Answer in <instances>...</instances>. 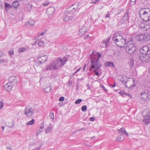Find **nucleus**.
<instances>
[{
    "label": "nucleus",
    "mask_w": 150,
    "mask_h": 150,
    "mask_svg": "<svg viewBox=\"0 0 150 150\" xmlns=\"http://www.w3.org/2000/svg\"><path fill=\"white\" fill-rule=\"evenodd\" d=\"M112 39L116 45L120 47H123L126 45V40L118 33H115L114 34Z\"/></svg>",
    "instance_id": "obj_1"
},
{
    "label": "nucleus",
    "mask_w": 150,
    "mask_h": 150,
    "mask_svg": "<svg viewBox=\"0 0 150 150\" xmlns=\"http://www.w3.org/2000/svg\"><path fill=\"white\" fill-rule=\"evenodd\" d=\"M149 9L148 8L141 9L139 12V16L144 21H150V15H148L149 12Z\"/></svg>",
    "instance_id": "obj_2"
},
{
    "label": "nucleus",
    "mask_w": 150,
    "mask_h": 150,
    "mask_svg": "<svg viewBox=\"0 0 150 150\" xmlns=\"http://www.w3.org/2000/svg\"><path fill=\"white\" fill-rule=\"evenodd\" d=\"M136 50V46L133 43V40L131 39L127 43L126 50L129 54H132L134 53Z\"/></svg>",
    "instance_id": "obj_3"
},
{
    "label": "nucleus",
    "mask_w": 150,
    "mask_h": 150,
    "mask_svg": "<svg viewBox=\"0 0 150 150\" xmlns=\"http://www.w3.org/2000/svg\"><path fill=\"white\" fill-rule=\"evenodd\" d=\"M77 8V7L76 8L73 7L72 10L67 11L65 13V16L63 19V20L67 21L71 20L74 16L73 14L76 11Z\"/></svg>",
    "instance_id": "obj_4"
},
{
    "label": "nucleus",
    "mask_w": 150,
    "mask_h": 150,
    "mask_svg": "<svg viewBox=\"0 0 150 150\" xmlns=\"http://www.w3.org/2000/svg\"><path fill=\"white\" fill-rule=\"evenodd\" d=\"M91 67L89 69L92 70V69L96 68L97 69H99L101 67V65L100 63H98V60L94 57H93L91 55Z\"/></svg>",
    "instance_id": "obj_5"
},
{
    "label": "nucleus",
    "mask_w": 150,
    "mask_h": 150,
    "mask_svg": "<svg viewBox=\"0 0 150 150\" xmlns=\"http://www.w3.org/2000/svg\"><path fill=\"white\" fill-rule=\"evenodd\" d=\"M67 60V58L65 57L63 58H59L56 61L54 62L56 65V68L58 69L59 68L64 65Z\"/></svg>",
    "instance_id": "obj_6"
},
{
    "label": "nucleus",
    "mask_w": 150,
    "mask_h": 150,
    "mask_svg": "<svg viewBox=\"0 0 150 150\" xmlns=\"http://www.w3.org/2000/svg\"><path fill=\"white\" fill-rule=\"evenodd\" d=\"M24 112L27 117L30 118L31 117L35 114L34 110L29 106L25 108Z\"/></svg>",
    "instance_id": "obj_7"
},
{
    "label": "nucleus",
    "mask_w": 150,
    "mask_h": 150,
    "mask_svg": "<svg viewBox=\"0 0 150 150\" xmlns=\"http://www.w3.org/2000/svg\"><path fill=\"white\" fill-rule=\"evenodd\" d=\"M140 52L145 55L150 54V44L142 47L140 50Z\"/></svg>",
    "instance_id": "obj_8"
},
{
    "label": "nucleus",
    "mask_w": 150,
    "mask_h": 150,
    "mask_svg": "<svg viewBox=\"0 0 150 150\" xmlns=\"http://www.w3.org/2000/svg\"><path fill=\"white\" fill-rule=\"evenodd\" d=\"M55 10V9L53 7L49 8L46 10V12L47 14L50 18H53V15L54 13Z\"/></svg>",
    "instance_id": "obj_9"
},
{
    "label": "nucleus",
    "mask_w": 150,
    "mask_h": 150,
    "mask_svg": "<svg viewBox=\"0 0 150 150\" xmlns=\"http://www.w3.org/2000/svg\"><path fill=\"white\" fill-rule=\"evenodd\" d=\"M146 55H144L142 54V55L138 56L137 61L139 63L141 64L146 61Z\"/></svg>",
    "instance_id": "obj_10"
},
{
    "label": "nucleus",
    "mask_w": 150,
    "mask_h": 150,
    "mask_svg": "<svg viewBox=\"0 0 150 150\" xmlns=\"http://www.w3.org/2000/svg\"><path fill=\"white\" fill-rule=\"evenodd\" d=\"M129 10H127V11L125 13L122 18L121 20V22L123 24L125 23L127 20L129 19Z\"/></svg>",
    "instance_id": "obj_11"
},
{
    "label": "nucleus",
    "mask_w": 150,
    "mask_h": 150,
    "mask_svg": "<svg viewBox=\"0 0 150 150\" xmlns=\"http://www.w3.org/2000/svg\"><path fill=\"white\" fill-rule=\"evenodd\" d=\"M14 86V85L13 84H12L8 82L4 85V89L5 90L9 92L11 90Z\"/></svg>",
    "instance_id": "obj_12"
},
{
    "label": "nucleus",
    "mask_w": 150,
    "mask_h": 150,
    "mask_svg": "<svg viewBox=\"0 0 150 150\" xmlns=\"http://www.w3.org/2000/svg\"><path fill=\"white\" fill-rule=\"evenodd\" d=\"M47 55H44L38 58L37 62L38 64H42L44 63L47 60Z\"/></svg>",
    "instance_id": "obj_13"
},
{
    "label": "nucleus",
    "mask_w": 150,
    "mask_h": 150,
    "mask_svg": "<svg viewBox=\"0 0 150 150\" xmlns=\"http://www.w3.org/2000/svg\"><path fill=\"white\" fill-rule=\"evenodd\" d=\"M8 80L9 82L14 85L17 81V78L15 76H11L9 78Z\"/></svg>",
    "instance_id": "obj_14"
},
{
    "label": "nucleus",
    "mask_w": 150,
    "mask_h": 150,
    "mask_svg": "<svg viewBox=\"0 0 150 150\" xmlns=\"http://www.w3.org/2000/svg\"><path fill=\"white\" fill-rule=\"evenodd\" d=\"M91 56L98 60L99 58L101 56V54L98 53H94L93 52L91 54Z\"/></svg>",
    "instance_id": "obj_15"
},
{
    "label": "nucleus",
    "mask_w": 150,
    "mask_h": 150,
    "mask_svg": "<svg viewBox=\"0 0 150 150\" xmlns=\"http://www.w3.org/2000/svg\"><path fill=\"white\" fill-rule=\"evenodd\" d=\"M146 92L141 94V100L142 101H145L148 98V93L147 91H146Z\"/></svg>",
    "instance_id": "obj_16"
},
{
    "label": "nucleus",
    "mask_w": 150,
    "mask_h": 150,
    "mask_svg": "<svg viewBox=\"0 0 150 150\" xmlns=\"http://www.w3.org/2000/svg\"><path fill=\"white\" fill-rule=\"evenodd\" d=\"M27 26L29 27H32L35 24V21L32 19H29L28 21Z\"/></svg>",
    "instance_id": "obj_17"
},
{
    "label": "nucleus",
    "mask_w": 150,
    "mask_h": 150,
    "mask_svg": "<svg viewBox=\"0 0 150 150\" xmlns=\"http://www.w3.org/2000/svg\"><path fill=\"white\" fill-rule=\"evenodd\" d=\"M119 133L122 135L126 134L127 136L128 135V133L126 131L125 129L124 128H121L120 129L118 130Z\"/></svg>",
    "instance_id": "obj_18"
},
{
    "label": "nucleus",
    "mask_w": 150,
    "mask_h": 150,
    "mask_svg": "<svg viewBox=\"0 0 150 150\" xmlns=\"http://www.w3.org/2000/svg\"><path fill=\"white\" fill-rule=\"evenodd\" d=\"M110 37H108L107 39H105L103 40V47H105L107 46V44L109 42L110 40Z\"/></svg>",
    "instance_id": "obj_19"
},
{
    "label": "nucleus",
    "mask_w": 150,
    "mask_h": 150,
    "mask_svg": "<svg viewBox=\"0 0 150 150\" xmlns=\"http://www.w3.org/2000/svg\"><path fill=\"white\" fill-rule=\"evenodd\" d=\"M104 65L105 67H113L114 66L113 63L112 62H106L104 64Z\"/></svg>",
    "instance_id": "obj_20"
},
{
    "label": "nucleus",
    "mask_w": 150,
    "mask_h": 150,
    "mask_svg": "<svg viewBox=\"0 0 150 150\" xmlns=\"http://www.w3.org/2000/svg\"><path fill=\"white\" fill-rule=\"evenodd\" d=\"M5 8L6 11L7 12L11 8V7L9 4L5 2Z\"/></svg>",
    "instance_id": "obj_21"
},
{
    "label": "nucleus",
    "mask_w": 150,
    "mask_h": 150,
    "mask_svg": "<svg viewBox=\"0 0 150 150\" xmlns=\"http://www.w3.org/2000/svg\"><path fill=\"white\" fill-rule=\"evenodd\" d=\"M150 40V35L146 33L144 34V40L149 41Z\"/></svg>",
    "instance_id": "obj_22"
},
{
    "label": "nucleus",
    "mask_w": 150,
    "mask_h": 150,
    "mask_svg": "<svg viewBox=\"0 0 150 150\" xmlns=\"http://www.w3.org/2000/svg\"><path fill=\"white\" fill-rule=\"evenodd\" d=\"M143 122L145 125L148 124L150 123V118H145L143 120Z\"/></svg>",
    "instance_id": "obj_23"
},
{
    "label": "nucleus",
    "mask_w": 150,
    "mask_h": 150,
    "mask_svg": "<svg viewBox=\"0 0 150 150\" xmlns=\"http://www.w3.org/2000/svg\"><path fill=\"white\" fill-rule=\"evenodd\" d=\"M12 5L13 7L16 8L18 6L19 3L17 0L15 1L12 3Z\"/></svg>",
    "instance_id": "obj_24"
},
{
    "label": "nucleus",
    "mask_w": 150,
    "mask_h": 150,
    "mask_svg": "<svg viewBox=\"0 0 150 150\" xmlns=\"http://www.w3.org/2000/svg\"><path fill=\"white\" fill-rule=\"evenodd\" d=\"M86 31V30L85 27L82 28L79 30V33L81 35L84 34Z\"/></svg>",
    "instance_id": "obj_25"
},
{
    "label": "nucleus",
    "mask_w": 150,
    "mask_h": 150,
    "mask_svg": "<svg viewBox=\"0 0 150 150\" xmlns=\"http://www.w3.org/2000/svg\"><path fill=\"white\" fill-rule=\"evenodd\" d=\"M26 9L29 11H31L32 8V5L30 4H27L26 6Z\"/></svg>",
    "instance_id": "obj_26"
},
{
    "label": "nucleus",
    "mask_w": 150,
    "mask_h": 150,
    "mask_svg": "<svg viewBox=\"0 0 150 150\" xmlns=\"http://www.w3.org/2000/svg\"><path fill=\"white\" fill-rule=\"evenodd\" d=\"M52 129L50 127H48L46 129L45 133L47 134L50 132H52Z\"/></svg>",
    "instance_id": "obj_27"
},
{
    "label": "nucleus",
    "mask_w": 150,
    "mask_h": 150,
    "mask_svg": "<svg viewBox=\"0 0 150 150\" xmlns=\"http://www.w3.org/2000/svg\"><path fill=\"white\" fill-rule=\"evenodd\" d=\"M51 66V69H52V70L57 69V68H56V66L54 62L52 64H50Z\"/></svg>",
    "instance_id": "obj_28"
},
{
    "label": "nucleus",
    "mask_w": 150,
    "mask_h": 150,
    "mask_svg": "<svg viewBox=\"0 0 150 150\" xmlns=\"http://www.w3.org/2000/svg\"><path fill=\"white\" fill-rule=\"evenodd\" d=\"M51 89L52 88L50 86H49L45 88H44L45 91L47 93L49 92L51 90Z\"/></svg>",
    "instance_id": "obj_29"
},
{
    "label": "nucleus",
    "mask_w": 150,
    "mask_h": 150,
    "mask_svg": "<svg viewBox=\"0 0 150 150\" xmlns=\"http://www.w3.org/2000/svg\"><path fill=\"white\" fill-rule=\"evenodd\" d=\"M35 122V120L34 119H32L30 121L26 123L27 125H33Z\"/></svg>",
    "instance_id": "obj_30"
},
{
    "label": "nucleus",
    "mask_w": 150,
    "mask_h": 150,
    "mask_svg": "<svg viewBox=\"0 0 150 150\" xmlns=\"http://www.w3.org/2000/svg\"><path fill=\"white\" fill-rule=\"evenodd\" d=\"M139 40V41L144 40V34H141L138 35Z\"/></svg>",
    "instance_id": "obj_31"
},
{
    "label": "nucleus",
    "mask_w": 150,
    "mask_h": 150,
    "mask_svg": "<svg viewBox=\"0 0 150 150\" xmlns=\"http://www.w3.org/2000/svg\"><path fill=\"white\" fill-rule=\"evenodd\" d=\"M81 110L83 112H86L87 110V106L86 105L83 106L81 107Z\"/></svg>",
    "instance_id": "obj_32"
},
{
    "label": "nucleus",
    "mask_w": 150,
    "mask_h": 150,
    "mask_svg": "<svg viewBox=\"0 0 150 150\" xmlns=\"http://www.w3.org/2000/svg\"><path fill=\"white\" fill-rule=\"evenodd\" d=\"M117 139L118 141H121L123 140L124 139V137H122V136H120L118 137H117Z\"/></svg>",
    "instance_id": "obj_33"
},
{
    "label": "nucleus",
    "mask_w": 150,
    "mask_h": 150,
    "mask_svg": "<svg viewBox=\"0 0 150 150\" xmlns=\"http://www.w3.org/2000/svg\"><path fill=\"white\" fill-rule=\"evenodd\" d=\"M49 116L51 119L54 120V113L52 112H50L49 115Z\"/></svg>",
    "instance_id": "obj_34"
},
{
    "label": "nucleus",
    "mask_w": 150,
    "mask_h": 150,
    "mask_svg": "<svg viewBox=\"0 0 150 150\" xmlns=\"http://www.w3.org/2000/svg\"><path fill=\"white\" fill-rule=\"evenodd\" d=\"M129 64L131 67H133L134 65V61L133 59H131L129 62Z\"/></svg>",
    "instance_id": "obj_35"
},
{
    "label": "nucleus",
    "mask_w": 150,
    "mask_h": 150,
    "mask_svg": "<svg viewBox=\"0 0 150 150\" xmlns=\"http://www.w3.org/2000/svg\"><path fill=\"white\" fill-rule=\"evenodd\" d=\"M98 70V69H97L96 68H95V69L93 71L94 73L97 76H98L99 75L98 72L97 71Z\"/></svg>",
    "instance_id": "obj_36"
},
{
    "label": "nucleus",
    "mask_w": 150,
    "mask_h": 150,
    "mask_svg": "<svg viewBox=\"0 0 150 150\" xmlns=\"http://www.w3.org/2000/svg\"><path fill=\"white\" fill-rule=\"evenodd\" d=\"M44 44V42L42 41H40L38 43V45L40 47L43 46Z\"/></svg>",
    "instance_id": "obj_37"
},
{
    "label": "nucleus",
    "mask_w": 150,
    "mask_h": 150,
    "mask_svg": "<svg viewBox=\"0 0 150 150\" xmlns=\"http://www.w3.org/2000/svg\"><path fill=\"white\" fill-rule=\"evenodd\" d=\"M8 61V59H0V62L1 63L3 62H7Z\"/></svg>",
    "instance_id": "obj_38"
},
{
    "label": "nucleus",
    "mask_w": 150,
    "mask_h": 150,
    "mask_svg": "<svg viewBox=\"0 0 150 150\" xmlns=\"http://www.w3.org/2000/svg\"><path fill=\"white\" fill-rule=\"evenodd\" d=\"M25 50V48L24 47H21L18 49V51L19 52H23Z\"/></svg>",
    "instance_id": "obj_39"
},
{
    "label": "nucleus",
    "mask_w": 150,
    "mask_h": 150,
    "mask_svg": "<svg viewBox=\"0 0 150 150\" xmlns=\"http://www.w3.org/2000/svg\"><path fill=\"white\" fill-rule=\"evenodd\" d=\"M99 0H91V1L90 3L91 4H95L98 2Z\"/></svg>",
    "instance_id": "obj_40"
},
{
    "label": "nucleus",
    "mask_w": 150,
    "mask_h": 150,
    "mask_svg": "<svg viewBox=\"0 0 150 150\" xmlns=\"http://www.w3.org/2000/svg\"><path fill=\"white\" fill-rule=\"evenodd\" d=\"M82 100L81 99H79L76 101L75 103L76 104H79L81 102Z\"/></svg>",
    "instance_id": "obj_41"
},
{
    "label": "nucleus",
    "mask_w": 150,
    "mask_h": 150,
    "mask_svg": "<svg viewBox=\"0 0 150 150\" xmlns=\"http://www.w3.org/2000/svg\"><path fill=\"white\" fill-rule=\"evenodd\" d=\"M51 66L50 64L47 66V67L46 68V70H52V69H51Z\"/></svg>",
    "instance_id": "obj_42"
},
{
    "label": "nucleus",
    "mask_w": 150,
    "mask_h": 150,
    "mask_svg": "<svg viewBox=\"0 0 150 150\" xmlns=\"http://www.w3.org/2000/svg\"><path fill=\"white\" fill-rule=\"evenodd\" d=\"M119 93L120 95H123L124 94H125L126 95V96H127V95H129V96H131V95L130 94H126L125 92H124H124L122 91H120V92H119Z\"/></svg>",
    "instance_id": "obj_43"
},
{
    "label": "nucleus",
    "mask_w": 150,
    "mask_h": 150,
    "mask_svg": "<svg viewBox=\"0 0 150 150\" xmlns=\"http://www.w3.org/2000/svg\"><path fill=\"white\" fill-rule=\"evenodd\" d=\"M136 0H130V4L131 5H133L135 4Z\"/></svg>",
    "instance_id": "obj_44"
},
{
    "label": "nucleus",
    "mask_w": 150,
    "mask_h": 150,
    "mask_svg": "<svg viewBox=\"0 0 150 150\" xmlns=\"http://www.w3.org/2000/svg\"><path fill=\"white\" fill-rule=\"evenodd\" d=\"M4 105V104L3 101H0V109L3 108Z\"/></svg>",
    "instance_id": "obj_45"
},
{
    "label": "nucleus",
    "mask_w": 150,
    "mask_h": 150,
    "mask_svg": "<svg viewBox=\"0 0 150 150\" xmlns=\"http://www.w3.org/2000/svg\"><path fill=\"white\" fill-rule=\"evenodd\" d=\"M140 27L141 28H146V25L143 23H142L141 24Z\"/></svg>",
    "instance_id": "obj_46"
},
{
    "label": "nucleus",
    "mask_w": 150,
    "mask_h": 150,
    "mask_svg": "<svg viewBox=\"0 0 150 150\" xmlns=\"http://www.w3.org/2000/svg\"><path fill=\"white\" fill-rule=\"evenodd\" d=\"M146 91H147V93H148L149 95H150V87H149L146 89Z\"/></svg>",
    "instance_id": "obj_47"
},
{
    "label": "nucleus",
    "mask_w": 150,
    "mask_h": 150,
    "mask_svg": "<svg viewBox=\"0 0 150 150\" xmlns=\"http://www.w3.org/2000/svg\"><path fill=\"white\" fill-rule=\"evenodd\" d=\"M64 99V98L63 97H61L59 99V100L60 101H63Z\"/></svg>",
    "instance_id": "obj_48"
},
{
    "label": "nucleus",
    "mask_w": 150,
    "mask_h": 150,
    "mask_svg": "<svg viewBox=\"0 0 150 150\" xmlns=\"http://www.w3.org/2000/svg\"><path fill=\"white\" fill-rule=\"evenodd\" d=\"M8 53H9V54H10V55H12L13 53V51L12 50H9V51L8 52Z\"/></svg>",
    "instance_id": "obj_49"
},
{
    "label": "nucleus",
    "mask_w": 150,
    "mask_h": 150,
    "mask_svg": "<svg viewBox=\"0 0 150 150\" xmlns=\"http://www.w3.org/2000/svg\"><path fill=\"white\" fill-rule=\"evenodd\" d=\"M90 121H93L95 120V118L94 117H91L89 118Z\"/></svg>",
    "instance_id": "obj_50"
},
{
    "label": "nucleus",
    "mask_w": 150,
    "mask_h": 150,
    "mask_svg": "<svg viewBox=\"0 0 150 150\" xmlns=\"http://www.w3.org/2000/svg\"><path fill=\"white\" fill-rule=\"evenodd\" d=\"M48 4L49 3H48L47 2H45L44 3L43 5L44 6H46L48 5Z\"/></svg>",
    "instance_id": "obj_51"
},
{
    "label": "nucleus",
    "mask_w": 150,
    "mask_h": 150,
    "mask_svg": "<svg viewBox=\"0 0 150 150\" xmlns=\"http://www.w3.org/2000/svg\"><path fill=\"white\" fill-rule=\"evenodd\" d=\"M4 54V53L3 52H0V57H2Z\"/></svg>",
    "instance_id": "obj_52"
},
{
    "label": "nucleus",
    "mask_w": 150,
    "mask_h": 150,
    "mask_svg": "<svg viewBox=\"0 0 150 150\" xmlns=\"http://www.w3.org/2000/svg\"><path fill=\"white\" fill-rule=\"evenodd\" d=\"M109 85L110 86H112L113 87H115L116 86V83H114V84L113 85H111V84H109Z\"/></svg>",
    "instance_id": "obj_53"
},
{
    "label": "nucleus",
    "mask_w": 150,
    "mask_h": 150,
    "mask_svg": "<svg viewBox=\"0 0 150 150\" xmlns=\"http://www.w3.org/2000/svg\"><path fill=\"white\" fill-rule=\"evenodd\" d=\"M40 148V147H39L35 148L34 149H32V150H39Z\"/></svg>",
    "instance_id": "obj_54"
},
{
    "label": "nucleus",
    "mask_w": 150,
    "mask_h": 150,
    "mask_svg": "<svg viewBox=\"0 0 150 150\" xmlns=\"http://www.w3.org/2000/svg\"><path fill=\"white\" fill-rule=\"evenodd\" d=\"M110 14H109V13L107 14L106 16V18H110Z\"/></svg>",
    "instance_id": "obj_55"
},
{
    "label": "nucleus",
    "mask_w": 150,
    "mask_h": 150,
    "mask_svg": "<svg viewBox=\"0 0 150 150\" xmlns=\"http://www.w3.org/2000/svg\"><path fill=\"white\" fill-rule=\"evenodd\" d=\"M87 87H88V89L90 90L91 89V87L90 86V85L89 84H87Z\"/></svg>",
    "instance_id": "obj_56"
},
{
    "label": "nucleus",
    "mask_w": 150,
    "mask_h": 150,
    "mask_svg": "<svg viewBox=\"0 0 150 150\" xmlns=\"http://www.w3.org/2000/svg\"><path fill=\"white\" fill-rule=\"evenodd\" d=\"M102 88L105 91H107V89H106V88H105V87L104 86H102Z\"/></svg>",
    "instance_id": "obj_57"
},
{
    "label": "nucleus",
    "mask_w": 150,
    "mask_h": 150,
    "mask_svg": "<svg viewBox=\"0 0 150 150\" xmlns=\"http://www.w3.org/2000/svg\"><path fill=\"white\" fill-rule=\"evenodd\" d=\"M10 147H7V150H11V145H10Z\"/></svg>",
    "instance_id": "obj_58"
},
{
    "label": "nucleus",
    "mask_w": 150,
    "mask_h": 150,
    "mask_svg": "<svg viewBox=\"0 0 150 150\" xmlns=\"http://www.w3.org/2000/svg\"><path fill=\"white\" fill-rule=\"evenodd\" d=\"M81 69V68H79V69H78L74 73H76V72H78V71H79V70H80Z\"/></svg>",
    "instance_id": "obj_59"
},
{
    "label": "nucleus",
    "mask_w": 150,
    "mask_h": 150,
    "mask_svg": "<svg viewBox=\"0 0 150 150\" xmlns=\"http://www.w3.org/2000/svg\"><path fill=\"white\" fill-rule=\"evenodd\" d=\"M45 33H44V32H42V33H41L40 35H42V36H43V35H44V34H45Z\"/></svg>",
    "instance_id": "obj_60"
},
{
    "label": "nucleus",
    "mask_w": 150,
    "mask_h": 150,
    "mask_svg": "<svg viewBox=\"0 0 150 150\" xmlns=\"http://www.w3.org/2000/svg\"><path fill=\"white\" fill-rule=\"evenodd\" d=\"M148 115L149 117H150V111L148 112Z\"/></svg>",
    "instance_id": "obj_61"
},
{
    "label": "nucleus",
    "mask_w": 150,
    "mask_h": 150,
    "mask_svg": "<svg viewBox=\"0 0 150 150\" xmlns=\"http://www.w3.org/2000/svg\"><path fill=\"white\" fill-rule=\"evenodd\" d=\"M86 64H85V65L83 67V69H83V70H84L85 69V67H86Z\"/></svg>",
    "instance_id": "obj_62"
},
{
    "label": "nucleus",
    "mask_w": 150,
    "mask_h": 150,
    "mask_svg": "<svg viewBox=\"0 0 150 150\" xmlns=\"http://www.w3.org/2000/svg\"><path fill=\"white\" fill-rule=\"evenodd\" d=\"M96 138V137L95 136H93L91 138V139H95Z\"/></svg>",
    "instance_id": "obj_63"
},
{
    "label": "nucleus",
    "mask_w": 150,
    "mask_h": 150,
    "mask_svg": "<svg viewBox=\"0 0 150 150\" xmlns=\"http://www.w3.org/2000/svg\"><path fill=\"white\" fill-rule=\"evenodd\" d=\"M1 128H2V129L3 131L4 130V126H2L1 127Z\"/></svg>",
    "instance_id": "obj_64"
}]
</instances>
